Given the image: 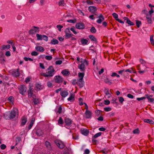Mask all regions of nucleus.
<instances>
[{"label":"nucleus","mask_w":154,"mask_h":154,"mask_svg":"<svg viewBox=\"0 0 154 154\" xmlns=\"http://www.w3.org/2000/svg\"><path fill=\"white\" fill-rule=\"evenodd\" d=\"M89 38L91 39V41L97 42V38L94 35H90L89 36Z\"/></svg>","instance_id":"cd10ccee"},{"label":"nucleus","mask_w":154,"mask_h":154,"mask_svg":"<svg viewBox=\"0 0 154 154\" xmlns=\"http://www.w3.org/2000/svg\"><path fill=\"white\" fill-rule=\"evenodd\" d=\"M61 73L64 75L66 76H68L70 74V72L66 69L63 70Z\"/></svg>","instance_id":"a878e982"},{"label":"nucleus","mask_w":154,"mask_h":154,"mask_svg":"<svg viewBox=\"0 0 154 154\" xmlns=\"http://www.w3.org/2000/svg\"><path fill=\"white\" fill-rule=\"evenodd\" d=\"M45 58L47 60H51L52 59V57L51 56L47 55L45 56Z\"/></svg>","instance_id":"3c124183"},{"label":"nucleus","mask_w":154,"mask_h":154,"mask_svg":"<svg viewBox=\"0 0 154 154\" xmlns=\"http://www.w3.org/2000/svg\"><path fill=\"white\" fill-rule=\"evenodd\" d=\"M117 99L115 98H113L112 100L111 103L113 104H117V102L116 101Z\"/></svg>","instance_id":"bf43d9fd"},{"label":"nucleus","mask_w":154,"mask_h":154,"mask_svg":"<svg viewBox=\"0 0 154 154\" xmlns=\"http://www.w3.org/2000/svg\"><path fill=\"white\" fill-rule=\"evenodd\" d=\"M24 59L26 61H27L28 60H30L31 61H33V60L32 59L29 57H24Z\"/></svg>","instance_id":"13d9d810"},{"label":"nucleus","mask_w":154,"mask_h":154,"mask_svg":"<svg viewBox=\"0 0 154 154\" xmlns=\"http://www.w3.org/2000/svg\"><path fill=\"white\" fill-rule=\"evenodd\" d=\"M70 29L73 32L74 34H76L77 33V32L75 30V29L74 27L71 28Z\"/></svg>","instance_id":"680f3d73"},{"label":"nucleus","mask_w":154,"mask_h":154,"mask_svg":"<svg viewBox=\"0 0 154 154\" xmlns=\"http://www.w3.org/2000/svg\"><path fill=\"white\" fill-rule=\"evenodd\" d=\"M14 99V98L13 96L10 97L8 99V100L11 101V102H13Z\"/></svg>","instance_id":"e2e57ef3"},{"label":"nucleus","mask_w":154,"mask_h":154,"mask_svg":"<svg viewBox=\"0 0 154 154\" xmlns=\"http://www.w3.org/2000/svg\"><path fill=\"white\" fill-rule=\"evenodd\" d=\"M35 49L38 51L41 52H44L45 51L44 48L40 46H37L35 47Z\"/></svg>","instance_id":"dca6fc26"},{"label":"nucleus","mask_w":154,"mask_h":154,"mask_svg":"<svg viewBox=\"0 0 154 154\" xmlns=\"http://www.w3.org/2000/svg\"><path fill=\"white\" fill-rule=\"evenodd\" d=\"M75 26L77 29H82L85 28V25L83 23H79L76 24Z\"/></svg>","instance_id":"9b49d317"},{"label":"nucleus","mask_w":154,"mask_h":154,"mask_svg":"<svg viewBox=\"0 0 154 154\" xmlns=\"http://www.w3.org/2000/svg\"><path fill=\"white\" fill-rule=\"evenodd\" d=\"M67 21L69 23H74L76 22V20H68Z\"/></svg>","instance_id":"69168bd1"},{"label":"nucleus","mask_w":154,"mask_h":154,"mask_svg":"<svg viewBox=\"0 0 154 154\" xmlns=\"http://www.w3.org/2000/svg\"><path fill=\"white\" fill-rule=\"evenodd\" d=\"M26 90V88L24 85H21L20 88V93L22 95H24Z\"/></svg>","instance_id":"423d86ee"},{"label":"nucleus","mask_w":154,"mask_h":154,"mask_svg":"<svg viewBox=\"0 0 154 154\" xmlns=\"http://www.w3.org/2000/svg\"><path fill=\"white\" fill-rule=\"evenodd\" d=\"M63 26L60 25H58L57 26V28L58 29V30L60 31H61V29L63 28Z\"/></svg>","instance_id":"09e8293b"},{"label":"nucleus","mask_w":154,"mask_h":154,"mask_svg":"<svg viewBox=\"0 0 154 154\" xmlns=\"http://www.w3.org/2000/svg\"><path fill=\"white\" fill-rule=\"evenodd\" d=\"M62 63V61L61 60H59L58 61H56L55 62V64L56 65H60Z\"/></svg>","instance_id":"052dcab7"},{"label":"nucleus","mask_w":154,"mask_h":154,"mask_svg":"<svg viewBox=\"0 0 154 154\" xmlns=\"http://www.w3.org/2000/svg\"><path fill=\"white\" fill-rule=\"evenodd\" d=\"M85 75L84 73L79 72L78 73V76L80 78H83Z\"/></svg>","instance_id":"37998d69"},{"label":"nucleus","mask_w":154,"mask_h":154,"mask_svg":"<svg viewBox=\"0 0 154 154\" xmlns=\"http://www.w3.org/2000/svg\"><path fill=\"white\" fill-rule=\"evenodd\" d=\"M64 122L66 123V125L69 127H70L71 124H72V121L69 119L66 118L64 120Z\"/></svg>","instance_id":"9d476101"},{"label":"nucleus","mask_w":154,"mask_h":154,"mask_svg":"<svg viewBox=\"0 0 154 154\" xmlns=\"http://www.w3.org/2000/svg\"><path fill=\"white\" fill-rule=\"evenodd\" d=\"M45 145L46 147L49 149H51V146L50 143L48 141H46L45 142Z\"/></svg>","instance_id":"2f4dec72"},{"label":"nucleus","mask_w":154,"mask_h":154,"mask_svg":"<svg viewBox=\"0 0 154 154\" xmlns=\"http://www.w3.org/2000/svg\"><path fill=\"white\" fill-rule=\"evenodd\" d=\"M33 100L34 104L35 105H37L39 103V101L38 98L36 97V95H34L33 96Z\"/></svg>","instance_id":"2eb2a0df"},{"label":"nucleus","mask_w":154,"mask_h":154,"mask_svg":"<svg viewBox=\"0 0 154 154\" xmlns=\"http://www.w3.org/2000/svg\"><path fill=\"white\" fill-rule=\"evenodd\" d=\"M18 115V112L17 110L16 109H14L11 111L7 112L4 115V118L8 119H12L14 118Z\"/></svg>","instance_id":"f257e3e1"},{"label":"nucleus","mask_w":154,"mask_h":154,"mask_svg":"<svg viewBox=\"0 0 154 154\" xmlns=\"http://www.w3.org/2000/svg\"><path fill=\"white\" fill-rule=\"evenodd\" d=\"M35 119L33 118L31 120V121L30 122V123L28 126V128H29V129H30L32 127V126L33 125L34 122L35 121Z\"/></svg>","instance_id":"c85d7f7f"},{"label":"nucleus","mask_w":154,"mask_h":154,"mask_svg":"<svg viewBox=\"0 0 154 154\" xmlns=\"http://www.w3.org/2000/svg\"><path fill=\"white\" fill-rule=\"evenodd\" d=\"M146 18L147 20V22L148 23L152 24V21L151 19V15H150L148 14H147Z\"/></svg>","instance_id":"f3484780"},{"label":"nucleus","mask_w":154,"mask_h":154,"mask_svg":"<svg viewBox=\"0 0 154 154\" xmlns=\"http://www.w3.org/2000/svg\"><path fill=\"white\" fill-rule=\"evenodd\" d=\"M54 70L53 67L51 66H50L46 70V73H43L41 75L44 77L48 78H51L54 75Z\"/></svg>","instance_id":"f03ea898"},{"label":"nucleus","mask_w":154,"mask_h":154,"mask_svg":"<svg viewBox=\"0 0 154 154\" xmlns=\"http://www.w3.org/2000/svg\"><path fill=\"white\" fill-rule=\"evenodd\" d=\"M36 37L38 40H41L42 39V35L38 34H36Z\"/></svg>","instance_id":"58836bf2"},{"label":"nucleus","mask_w":154,"mask_h":154,"mask_svg":"<svg viewBox=\"0 0 154 154\" xmlns=\"http://www.w3.org/2000/svg\"><path fill=\"white\" fill-rule=\"evenodd\" d=\"M122 70H123V73L124 75H126V72H128L130 73H131L132 72V71L129 69H127L126 70L123 69Z\"/></svg>","instance_id":"4c0bfd02"},{"label":"nucleus","mask_w":154,"mask_h":154,"mask_svg":"<svg viewBox=\"0 0 154 154\" xmlns=\"http://www.w3.org/2000/svg\"><path fill=\"white\" fill-rule=\"evenodd\" d=\"M79 68L82 71H84L85 70V65L84 63H82L79 64L78 66Z\"/></svg>","instance_id":"412c9836"},{"label":"nucleus","mask_w":154,"mask_h":154,"mask_svg":"<svg viewBox=\"0 0 154 154\" xmlns=\"http://www.w3.org/2000/svg\"><path fill=\"white\" fill-rule=\"evenodd\" d=\"M100 135H94V136L92 137V142L94 144H96L97 142V140H94V139L96 138L97 137L100 136Z\"/></svg>","instance_id":"7c9ffc66"},{"label":"nucleus","mask_w":154,"mask_h":154,"mask_svg":"<svg viewBox=\"0 0 154 154\" xmlns=\"http://www.w3.org/2000/svg\"><path fill=\"white\" fill-rule=\"evenodd\" d=\"M145 96L146 97V98L149 100V102L154 103V98H150V97H149L148 94H146Z\"/></svg>","instance_id":"bb28decb"},{"label":"nucleus","mask_w":154,"mask_h":154,"mask_svg":"<svg viewBox=\"0 0 154 154\" xmlns=\"http://www.w3.org/2000/svg\"><path fill=\"white\" fill-rule=\"evenodd\" d=\"M104 110L106 112L110 111L111 110V108L109 107H106L104 108Z\"/></svg>","instance_id":"5fc2aeb1"},{"label":"nucleus","mask_w":154,"mask_h":154,"mask_svg":"<svg viewBox=\"0 0 154 154\" xmlns=\"http://www.w3.org/2000/svg\"><path fill=\"white\" fill-rule=\"evenodd\" d=\"M136 22L137 27L138 28H139L140 27V25L141 24V21L137 20H136Z\"/></svg>","instance_id":"e433bc0d"},{"label":"nucleus","mask_w":154,"mask_h":154,"mask_svg":"<svg viewBox=\"0 0 154 154\" xmlns=\"http://www.w3.org/2000/svg\"><path fill=\"white\" fill-rule=\"evenodd\" d=\"M58 41L55 39V38H53L51 42V44L53 45H55L56 44H58Z\"/></svg>","instance_id":"c756f323"},{"label":"nucleus","mask_w":154,"mask_h":154,"mask_svg":"<svg viewBox=\"0 0 154 154\" xmlns=\"http://www.w3.org/2000/svg\"><path fill=\"white\" fill-rule=\"evenodd\" d=\"M119 102L122 104L124 100V98L122 97H119Z\"/></svg>","instance_id":"8fccbe9b"},{"label":"nucleus","mask_w":154,"mask_h":154,"mask_svg":"<svg viewBox=\"0 0 154 154\" xmlns=\"http://www.w3.org/2000/svg\"><path fill=\"white\" fill-rule=\"evenodd\" d=\"M133 132L134 134H139L140 131L138 128H136L134 130Z\"/></svg>","instance_id":"49530a36"},{"label":"nucleus","mask_w":154,"mask_h":154,"mask_svg":"<svg viewBox=\"0 0 154 154\" xmlns=\"http://www.w3.org/2000/svg\"><path fill=\"white\" fill-rule=\"evenodd\" d=\"M54 79L55 80V82L57 83H62L63 80V78L59 75L55 76Z\"/></svg>","instance_id":"39448f33"},{"label":"nucleus","mask_w":154,"mask_h":154,"mask_svg":"<svg viewBox=\"0 0 154 154\" xmlns=\"http://www.w3.org/2000/svg\"><path fill=\"white\" fill-rule=\"evenodd\" d=\"M63 123V119L61 117H60L58 120V123L59 125H61Z\"/></svg>","instance_id":"c03bdc74"},{"label":"nucleus","mask_w":154,"mask_h":154,"mask_svg":"<svg viewBox=\"0 0 154 154\" xmlns=\"http://www.w3.org/2000/svg\"><path fill=\"white\" fill-rule=\"evenodd\" d=\"M143 121L147 123L153 125L154 124V122L152 120L150 119H145Z\"/></svg>","instance_id":"393cba45"},{"label":"nucleus","mask_w":154,"mask_h":154,"mask_svg":"<svg viewBox=\"0 0 154 154\" xmlns=\"http://www.w3.org/2000/svg\"><path fill=\"white\" fill-rule=\"evenodd\" d=\"M73 36V35L72 34L69 33L67 32H65V38L66 39L72 37Z\"/></svg>","instance_id":"5701e85b"},{"label":"nucleus","mask_w":154,"mask_h":154,"mask_svg":"<svg viewBox=\"0 0 154 154\" xmlns=\"http://www.w3.org/2000/svg\"><path fill=\"white\" fill-rule=\"evenodd\" d=\"M90 31L92 33H95L96 32L97 30L93 26L90 29Z\"/></svg>","instance_id":"c9c22d12"},{"label":"nucleus","mask_w":154,"mask_h":154,"mask_svg":"<svg viewBox=\"0 0 154 154\" xmlns=\"http://www.w3.org/2000/svg\"><path fill=\"white\" fill-rule=\"evenodd\" d=\"M104 82L110 85L112 84V82H110L108 78L105 79Z\"/></svg>","instance_id":"a19ab883"},{"label":"nucleus","mask_w":154,"mask_h":154,"mask_svg":"<svg viewBox=\"0 0 154 154\" xmlns=\"http://www.w3.org/2000/svg\"><path fill=\"white\" fill-rule=\"evenodd\" d=\"M98 18L99 19L97 20V22L98 23L100 24L104 20V18L102 14L100 15L98 17Z\"/></svg>","instance_id":"4468645a"},{"label":"nucleus","mask_w":154,"mask_h":154,"mask_svg":"<svg viewBox=\"0 0 154 154\" xmlns=\"http://www.w3.org/2000/svg\"><path fill=\"white\" fill-rule=\"evenodd\" d=\"M39 31V28L38 27L33 26L32 28L29 31L30 34H35L37 32H38Z\"/></svg>","instance_id":"20e7f679"},{"label":"nucleus","mask_w":154,"mask_h":154,"mask_svg":"<svg viewBox=\"0 0 154 154\" xmlns=\"http://www.w3.org/2000/svg\"><path fill=\"white\" fill-rule=\"evenodd\" d=\"M112 15L116 20H117V19H119L118 18V15L117 14L115 13H113L112 14Z\"/></svg>","instance_id":"de8ad7c7"},{"label":"nucleus","mask_w":154,"mask_h":154,"mask_svg":"<svg viewBox=\"0 0 154 154\" xmlns=\"http://www.w3.org/2000/svg\"><path fill=\"white\" fill-rule=\"evenodd\" d=\"M38 53L37 52L35 51H33L31 54V55L32 56H36L38 55Z\"/></svg>","instance_id":"4d7b16f0"},{"label":"nucleus","mask_w":154,"mask_h":154,"mask_svg":"<svg viewBox=\"0 0 154 154\" xmlns=\"http://www.w3.org/2000/svg\"><path fill=\"white\" fill-rule=\"evenodd\" d=\"M150 41L151 44L153 45H154V40L153 39V35H151L150 36Z\"/></svg>","instance_id":"79ce46f5"},{"label":"nucleus","mask_w":154,"mask_h":154,"mask_svg":"<svg viewBox=\"0 0 154 154\" xmlns=\"http://www.w3.org/2000/svg\"><path fill=\"white\" fill-rule=\"evenodd\" d=\"M80 42L83 45H86L88 44V41L86 39L82 38L81 39Z\"/></svg>","instance_id":"6ab92c4d"},{"label":"nucleus","mask_w":154,"mask_h":154,"mask_svg":"<svg viewBox=\"0 0 154 154\" xmlns=\"http://www.w3.org/2000/svg\"><path fill=\"white\" fill-rule=\"evenodd\" d=\"M6 146L4 144H2L0 146L1 148L2 149H5L6 148Z\"/></svg>","instance_id":"774afa93"},{"label":"nucleus","mask_w":154,"mask_h":154,"mask_svg":"<svg viewBox=\"0 0 154 154\" xmlns=\"http://www.w3.org/2000/svg\"><path fill=\"white\" fill-rule=\"evenodd\" d=\"M21 138L18 136H17V137H16V143L15 144V145H17L18 143L21 140Z\"/></svg>","instance_id":"ea45409f"},{"label":"nucleus","mask_w":154,"mask_h":154,"mask_svg":"<svg viewBox=\"0 0 154 154\" xmlns=\"http://www.w3.org/2000/svg\"><path fill=\"white\" fill-rule=\"evenodd\" d=\"M27 122V118L24 116H23L21 119V125L23 126L25 125Z\"/></svg>","instance_id":"a211bd4d"},{"label":"nucleus","mask_w":154,"mask_h":154,"mask_svg":"<svg viewBox=\"0 0 154 154\" xmlns=\"http://www.w3.org/2000/svg\"><path fill=\"white\" fill-rule=\"evenodd\" d=\"M126 22L130 26H133L134 25V23L133 22H131L128 19V18H127Z\"/></svg>","instance_id":"f704fd0d"},{"label":"nucleus","mask_w":154,"mask_h":154,"mask_svg":"<svg viewBox=\"0 0 154 154\" xmlns=\"http://www.w3.org/2000/svg\"><path fill=\"white\" fill-rule=\"evenodd\" d=\"M35 87H36V88L37 89H39L40 90V89H42V85L40 84H39L38 83L36 84Z\"/></svg>","instance_id":"a18cd8bd"},{"label":"nucleus","mask_w":154,"mask_h":154,"mask_svg":"<svg viewBox=\"0 0 154 154\" xmlns=\"http://www.w3.org/2000/svg\"><path fill=\"white\" fill-rule=\"evenodd\" d=\"M80 131L81 133L83 135H88L89 132V130L86 128H82Z\"/></svg>","instance_id":"f8f14e48"},{"label":"nucleus","mask_w":154,"mask_h":154,"mask_svg":"<svg viewBox=\"0 0 154 154\" xmlns=\"http://www.w3.org/2000/svg\"><path fill=\"white\" fill-rule=\"evenodd\" d=\"M84 82H78L77 84L79 85V87L80 88H82L84 85Z\"/></svg>","instance_id":"603ef678"},{"label":"nucleus","mask_w":154,"mask_h":154,"mask_svg":"<svg viewBox=\"0 0 154 154\" xmlns=\"http://www.w3.org/2000/svg\"><path fill=\"white\" fill-rule=\"evenodd\" d=\"M86 106H87L86 110L85 112L86 117L87 118H90L91 116V113L90 111L88 110V106L87 104L85 103Z\"/></svg>","instance_id":"1a4fd4ad"},{"label":"nucleus","mask_w":154,"mask_h":154,"mask_svg":"<svg viewBox=\"0 0 154 154\" xmlns=\"http://www.w3.org/2000/svg\"><path fill=\"white\" fill-rule=\"evenodd\" d=\"M48 37L45 35H42V39H43L44 40L47 41H48Z\"/></svg>","instance_id":"6e6d98bb"},{"label":"nucleus","mask_w":154,"mask_h":154,"mask_svg":"<svg viewBox=\"0 0 154 154\" xmlns=\"http://www.w3.org/2000/svg\"><path fill=\"white\" fill-rule=\"evenodd\" d=\"M62 154H69V150L67 147L65 148L63 151L61 152Z\"/></svg>","instance_id":"b1692460"},{"label":"nucleus","mask_w":154,"mask_h":154,"mask_svg":"<svg viewBox=\"0 0 154 154\" xmlns=\"http://www.w3.org/2000/svg\"><path fill=\"white\" fill-rule=\"evenodd\" d=\"M88 10L91 13H94L97 10L96 7L94 6H90L88 7Z\"/></svg>","instance_id":"ddd939ff"},{"label":"nucleus","mask_w":154,"mask_h":154,"mask_svg":"<svg viewBox=\"0 0 154 154\" xmlns=\"http://www.w3.org/2000/svg\"><path fill=\"white\" fill-rule=\"evenodd\" d=\"M64 2L63 0H60V1L59 2V6L64 5Z\"/></svg>","instance_id":"864d4df0"},{"label":"nucleus","mask_w":154,"mask_h":154,"mask_svg":"<svg viewBox=\"0 0 154 154\" xmlns=\"http://www.w3.org/2000/svg\"><path fill=\"white\" fill-rule=\"evenodd\" d=\"M10 48V45H3L2 47V50H5V49H9Z\"/></svg>","instance_id":"473e14b6"},{"label":"nucleus","mask_w":154,"mask_h":154,"mask_svg":"<svg viewBox=\"0 0 154 154\" xmlns=\"http://www.w3.org/2000/svg\"><path fill=\"white\" fill-rule=\"evenodd\" d=\"M68 94V92L66 91H61L60 92V95L63 97H65Z\"/></svg>","instance_id":"aec40b11"},{"label":"nucleus","mask_w":154,"mask_h":154,"mask_svg":"<svg viewBox=\"0 0 154 154\" xmlns=\"http://www.w3.org/2000/svg\"><path fill=\"white\" fill-rule=\"evenodd\" d=\"M78 82V81H77V80L76 79H74L72 80V84L73 85H75L76 84H77Z\"/></svg>","instance_id":"338daca9"},{"label":"nucleus","mask_w":154,"mask_h":154,"mask_svg":"<svg viewBox=\"0 0 154 154\" xmlns=\"http://www.w3.org/2000/svg\"><path fill=\"white\" fill-rule=\"evenodd\" d=\"M62 108L61 106H60L58 108V110L57 112V114L58 115L60 114L62 112Z\"/></svg>","instance_id":"72a5a7b5"},{"label":"nucleus","mask_w":154,"mask_h":154,"mask_svg":"<svg viewBox=\"0 0 154 154\" xmlns=\"http://www.w3.org/2000/svg\"><path fill=\"white\" fill-rule=\"evenodd\" d=\"M54 143L60 149H62L65 146L63 143L60 140H56L54 141Z\"/></svg>","instance_id":"7ed1b4c3"},{"label":"nucleus","mask_w":154,"mask_h":154,"mask_svg":"<svg viewBox=\"0 0 154 154\" xmlns=\"http://www.w3.org/2000/svg\"><path fill=\"white\" fill-rule=\"evenodd\" d=\"M74 98L75 95L71 94L70 97L67 99V100L68 101H70V102H73L75 100Z\"/></svg>","instance_id":"4be33fe9"},{"label":"nucleus","mask_w":154,"mask_h":154,"mask_svg":"<svg viewBox=\"0 0 154 154\" xmlns=\"http://www.w3.org/2000/svg\"><path fill=\"white\" fill-rule=\"evenodd\" d=\"M90 151L88 149H86L84 151V154H89Z\"/></svg>","instance_id":"0e129e2a"},{"label":"nucleus","mask_w":154,"mask_h":154,"mask_svg":"<svg viewBox=\"0 0 154 154\" xmlns=\"http://www.w3.org/2000/svg\"><path fill=\"white\" fill-rule=\"evenodd\" d=\"M19 70V68H18L16 70H14L12 72L13 75L16 77H19L20 75Z\"/></svg>","instance_id":"6e6552de"},{"label":"nucleus","mask_w":154,"mask_h":154,"mask_svg":"<svg viewBox=\"0 0 154 154\" xmlns=\"http://www.w3.org/2000/svg\"><path fill=\"white\" fill-rule=\"evenodd\" d=\"M34 92H35V91L33 90V89L30 87L28 91V96L29 98H30L31 97L33 98V96L34 95H35V94H33Z\"/></svg>","instance_id":"0eeeda50"}]
</instances>
